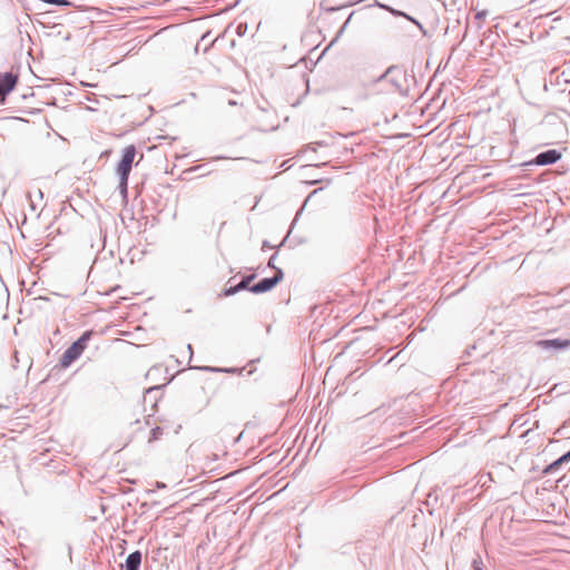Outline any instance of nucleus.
Segmentation results:
<instances>
[{
	"mask_svg": "<svg viewBox=\"0 0 570 570\" xmlns=\"http://www.w3.org/2000/svg\"><path fill=\"white\" fill-rule=\"evenodd\" d=\"M136 157V147L128 145L122 150V157L117 166V174L119 175V186L122 191L127 190L128 178L131 171V167Z\"/></svg>",
	"mask_w": 570,
	"mask_h": 570,
	"instance_id": "obj_1",
	"label": "nucleus"
},
{
	"mask_svg": "<svg viewBox=\"0 0 570 570\" xmlns=\"http://www.w3.org/2000/svg\"><path fill=\"white\" fill-rule=\"evenodd\" d=\"M91 332H85L76 342H73L62 354L60 360L62 367H68L75 362L87 347V343L90 340Z\"/></svg>",
	"mask_w": 570,
	"mask_h": 570,
	"instance_id": "obj_2",
	"label": "nucleus"
},
{
	"mask_svg": "<svg viewBox=\"0 0 570 570\" xmlns=\"http://www.w3.org/2000/svg\"><path fill=\"white\" fill-rule=\"evenodd\" d=\"M283 278L282 269H276L273 277H266L249 287V291L255 294H261L274 288Z\"/></svg>",
	"mask_w": 570,
	"mask_h": 570,
	"instance_id": "obj_3",
	"label": "nucleus"
},
{
	"mask_svg": "<svg viewBox=\"0 0 570 570\" xmlns=\"http://www.w3.org/2000/svg\"><path fill=\"white\" fill-rule=\"evenodd\" d=\"M18 77L10 73H0V101H3L6 96L14 88Z\"/></svg>",
	"mask_w": 570,
	"mask_h": 570,
	"instance_id": "obj_4",
	"label": "nucleus"
},
{
	"mask_svg": "<svg viewBox=\"0 0 570 570\" xmlns=\"http://www.w3.org/2000/svg\"><path fill=\"white\" fill-rule=\"evenodd\" d=\"M538 347L543 350H566L570 347V340L563 338H553V340H542L535 343Z\"/></svg>",
	"mask_w": 570,
	"mask_h": 570,
	"instance_id": "obj_5",
	"label": "nucleus"
},
{
	"mask_svg": "<svg viewBox=\"0 0 570 570\" xmlns=\"http://www.w3.org/2000/svg\"><path fill=\"white\" fill-rule=\"evenodd\" d=\"M256 277L255 274H250V275H247V276H244L242 278V281L234 285V286H229V287H226L223 292V295L224 296H232L236 293H238L239 291H243V289H248L249 291V284L250 282Z\"/></svg>",
	"mask_w": 570,
	"mask_h": 570,
	"instance_id": "obj_6",
	"label": "nucleus"
},
{
	"mask_svg": "<svg viewBox=\"0 0 570 570\" xmlns=\"http://www.w3.org/2000/svg\"><path fill=\"white\" fill-rule=\"evenodd\" d=\"M561 158V154L554 149L547 150L541 153L535 158V164L538 165H549L554 164Z\"/></svg>",
	"mask_w": 570,
	"mask_h": 570,
	"instance_id": "obj_7",
	"label": "nucleus"
},
{
	"mask_svg": "<svg viewBox=\"0 0 570 570\" xmlns=\"http://www.w3.org/2000/svg\"><path fill=\"white\" fill-rule=\"evenodd\" d=\"M141 564V552L134 551L126 559V570H139Z\"/></svg>",
	"mask_w": 570,
	"mask_h": 570,
	"instance_id": "obj_8",
	"label": "nucleus"
},
{
	"mask_svg": "<svg viewBox=\"0 0 570 570\" xmlns=\"http://www.w3.org/2000/svg\"><path fill=\"white\" fill-rule=\"evenodd\" d=\"M570 460V451L563 454L561 458H559L557 461H554L552 464L549 465L547 469L548 472H553L560 464L568 462Z\"/></svg>",
	"mask_w": 570,
	"mask_h": 570,
	"instance_id": "obj_9",
	"label": "nucleus"
},
{
	"mask_svg": "<svg viewBox=\"0 0 570 570\" xmlns=\"http://www.w3.org/2000/svg\"><path fill=\"white\" fill-rule=\"evenodd\" d=\"M570 460V451L563 454L561 458H559L557 461H554L552 464L549 465L547 469L548 472H553L560 464L568 462Z\"/></svg>",
	"mask_w": 570,
	"mask_h": 570,
	"instance_id": "obj_10",
	"label": "nucleus"
},
{
	"mask_svg": "<svg viewBox=\"0 0 570 570\" xmlns=\"http://www.w3.org/2000/svg\"><path fill=\"white\" fill-rule=\"evenodd\" d=\"M472 568L473 570H483L482 560L480 558L474 559L472 561Z\"/></svg>",
	"mask_w": 570,
	"mask_h": 570,
	"instance_id": "obj_11",
	"label": "nucleus"
},
{
	"mask_svg": "<svg viewBox=\"0 0 570 570\" xmlns=\"http://www.w3.org/2000/svg\"><path fill=\"white\" fill-rule=\"evenodd\" d=\"M161 433H163V430L160 428L153 429L151 439L157 440L159 438V435H161Z\"/></svg>",
	"mask_w": 570,
	"mask_h": 570,
	"instance_id": "obj_12",
	"label": "nucleus"
},
{
	"mask_svg": "<svg viewBox=\"0 0 570 570\" xmlns=\"http://www.w3.org/2000/svg\"><path fill=\"white\" fill-rule=\"evenodd\" d=\"M49 3L58 4V6H67L69 2L67 0H47Z\"/></svg>",
	"mask_w": 570,
	"mask_h": 570,
	"instance_id": "obj_13",
	"label": "nucleus"
},
{
	"mask_svg": "<svg viewBox=\"0 0 570 570\" xmlns=\"http://www.w3.org/2000/svg\"><path fill=\"white\" fill-rule=\"evenodd\" d=\"M488 479L491 480V475L490 474H487V475H482L479 480V483H482V485H485L487 482H488Z\"/></svg>",
	"mask_w": 570,
	"mask_h": 570,
	"instance_id": "obj_14",
	"label": "nucleus"
},
{
	"mask_svg": "<svg viewBox=\"0 0 570 570\" xmlns=\"http://www.w3.org/2000/svg\"><path fill=\"white\" fill-rule=\"evenodd\" d=\"M274 259H275V256H272V257L269 258V262H268V265H269V266H272V267H274V264H273V263H274Z\"/></svg>",
	"mask_w": 570,
	"mask_h": 570,
	"instance_id": "obj_15",
	"label": "nucleus"
},
{
	"mask_svg": "<svg viewBox=\"0 0 570 570\" xmlns=\"http://www.w3.org/2000/svg\"><path fill=\"white\" fill-rule=\"evenodd\" d=\"M108 255L110 256V258H114V250L108 252Z\"/></svg>",
	"mask_w": 570,
	"mask_h": 570,
	"instance_id": "obj_16",
	"label": "nucleus"
},
{
	"mask_svg": "<svg viewBox=\"0 0 570 570\" xmlns=\"http://www.w3.org/2000/svg\"><path fill=\"white\" fill-rule=\"evenodd\" d=\"M187 348H188L189 353H190V354H193L191 346H190V345H187Z\"/></svg>",
	"mask_w": 570,
	"mask_h": 570,
	"instance_id": "obj_17",
	"label": "nucleus"
}]
</instances>
